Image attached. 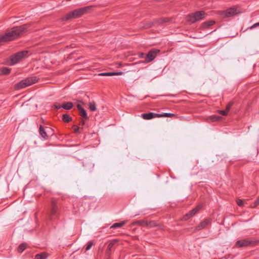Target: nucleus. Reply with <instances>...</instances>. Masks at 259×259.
Here are the masks:
<instances>
[{"mask_svg":"<svg viewBox=\"0 0 259 259\" xmlns=\"http://www.w3.org/2000/svg\"><path fill=\"white\" fill-rule=\"evenodd\" d=\"M27 29V26L24 25L20 26L13 27L11 30H8L4 34L0 35V46L3 42L11 41L19 35L26 32Z\"/></svg>","mask_w":259,"mask_h":259,"instance_id":"1","label":"nucleus"},{"mask_svg":"<svg viewBox=\"0 0 259 259\" xmlns=\"http://www.w3.org/2000/svg\"><path fill=\"white\" fill-rule=\"evenodd\" d=\"M92 8V6H87L77 9L67 13L64 17L62 18V21H67L70 19L79 18L83 15L88 13Z\"/></svg>","mask_w":259,"mask_h":259,"instance_id":"2","label":"nucleus"},{"mask_svg":"<svg viewBox=\"0 0 259 259\" xmlns=\"http://www.w3.org/2000/svg\"><path fill=\"white\" fill-rule=\"evenodd\" d=\"M37 80L38 79L36 76L28 77L17 83L15 85V88L18 90L23 89L36 83Z\"/></svg>","mask_w":259,"mask_h":259,"instance_id":"3","label":"nucleus"},{"mask_svg":"<svg viewBox=\"0 0 259 259\" xmlns=\"http://www.w3.org/2000/svg\"><path fill=\"white\" fill-rule=\"evenodd\" d=\"M205 12L203 11H197L187 17V21L191 23L202 20L204 18Z\"/></svg>","mask_w":259,"mask_h":259,"instance_id":"4","label":"nucleus"},{"mask_svg":"<svg viewBox=\"0 0 259 259\" xmlns=\"http://www.w3.org/2000/svg\"><path fill=\"white\" fill-rule=\"evenodd\" d=\"M28 54L27 51H21L17 53L11 57V65H14L18 63L21 59L26 57Z\"/></svg>","mask_w":259,"mask_h":259,"instance_id":"5","label":"nucleus"},{"mask_svg":"<svg viewBox=\"0 0 259 259\" xmlns=\"http://www.w3.org/2000/svg\"><path fill=\"white\" fill-rule=\"evenodd\" d=\"M211 223V220L210 219H206L200 222L198 226L195 228H192L191 229L193 232H195L206 228Z\"/></svg>","mask_w":259,"mask_h":259,"instance_id":"6","label":"nucleus"},{"mask_svg":"<svg viewBox=\"0 0 259 259\" xmlns=\"http://www.w3.org/2000/svg\"><path fill=\"white\" fill-rule=\"evenodd\" d=\"M202 207V204H199L195 208L190 210L188 213H186L183 218V220L186 221L191 217H193L199 210Z\"/></svg>","mask_w":259,"mask_h":259,"instance_id":"7","label":"nucleus"},{"mask_svg":"<svg viewBox=\"0 0 259 259\" xmlns=\"http://www.w3.org/2000/svg\"><path fill=\"white\" fill-rule=\"evenodd\" d=\"M159 52L157 49H153L150 51L145 57V61L147 63L153 61L156 57V55Z\"/></svg>","mask_w":259,"mask_h":259,"instance_id":"8","label":"nucleus"},{"mask_svg":"<svg viewBox=\"0 0 259 259\" xmlns=\"http://www.w3.org/2000/svg\"><path fill=\"white\" fill-rule=\"evenodd\" d=\"M237 14V10L235 8H230L226 10L223 11L221 13V15L223 17H232Z\"/></svg>","mask_w":259,"mask_h":259,"instance_id":"9","label":"nucleus"},{"mask_svg":"<svg viewBox=\"0 0 259 259\" xmlns=\"http://www.w3.org/2000/svg\"><path fill=\"white\" fill-rule=\"evenodd\" d=\"M57 206L54 201H52L51 206L49 217L51 220H52L57 213Z\"/></svg>","mask_w":259,"mask_h":259,"instance_id":"10","label":"nucleus"},{"mask_svg":"<svg viewBox=\"0 0 259 259\" xmlns=\"http://www.w3.org/2000/svg\"><path fill=\"white\" fill-rule=\"evenodd\" d=\"M252 242V241L248 239H242L237 241L236 245L239 247H245L251 244Z\"/></svg>","mask_w":259,"mask_h":259,"instance_id":"11","label":"nucleus"},{"mask_svg":"<svg viewBox=\"0 0 259 259\" xmlns=\"http://www.w3.org/2000/svg\"><path fill=\"white\" fill-rule=\"evenodd\" d=\"M141 117L145 120H149L156 117H159V114L153 112H149L141 114Z\"/></svg>","mask_w":259,"mask_h":259,"instance_id":"12","label":"nucleus"},{"mask_svg":"<svg viewBox=\"0 0 259 259\" xmlns=\"http://www.w3.org/2000/svg\"><path fill=\"white\" fill-rule=\"evenodd\" d=\"M170 19H171L170 18H167V17L159 18L155 21L154 24L152 23V24L150 25L148 27H150L152 26V25H154L156 24H158V25H160V24H164L165 23H167V22H169L170 20Z\"/></svg>","mask_w":259,"mask_h":259,"instance_id":"13","label":"nucleus"},{"mask_svg":"<svg viewBox=\"0 0 259 259\" xmlns=\"http://www.w3.org/2000/svg\"><path fill=\"white\" fill-rule=\"evenodd\" d=\"M147 225V221L145 220H141L139 221H136L132 223V225H139L140 226L146 227Z\"/></svg>","mask_w":259,"mask_h":259,"instance_id":"14","label":"nucleus"},{"mask_svg":"<svg viewBox=\"0 0 259 259\" xmlns=\"http://www.w3.org/2000/svg\"><path fill=\"white\" fill-rule=\"evenodd\" d=\"M39 133L41 137L44 139H47L48 136L42 125H40L39 127Z\"/></svg>","mask_w":259,"mask_h":259,"instance_id":"15","label":"nucleus"},{"mask_svg":"<svg viewBox=\"0 0 259 259\" xmlns=\"http://www.w3.org/2000/svg\"><path fill=\"white\" fill-rule=\"evenodd\" d=\"M215 22L212 20H210L203 22L202 24L201 27L202 29H207L209 26L213 25Z\"/></svg>","mask_w":259,"mask_h":259,"instance_id":"16","label":"nucleus"},{"mask_svg":"<svg viewBox=\"0 0 259 259\" xmlns=\"http://www.w3.org/2000/svg\"><path fill=\"white\" fill-rule=\"evenodd\" d=\"M61 106L65 110H70L73 107V104L70 102H65L63 103Z\"/></svg>","mask_w":259,"mask_h":259,"instance_id":"17","label":"nucleus"},{"mask_svg":"<svg viewBox=\"0 0 259 259\" xmlns=\"http://www.w3.org/2000/svg\"><path fill=\"white\" fill-rule=\"evenodd\" d=\"M48 256V255L46 252H41L36 254L34 259H46Z\"/></svg>","mask_w":259,"mask_h":259,"instance_id":"18","label":"nucleus"},{"mask_svg":"<svg viewBox=\"0 0 259 259\" xmlns=\"http://www.w3.org/2000/svg\"><path fill=\"white\" fill-rule=\"evenodd\" d=\"M126 223V221H122L120 223H114L111 226V228H120L121 227H122L125 224V223Z\"/></svg>","mask_w":259,"mask_h":259,"instance_id":"19","label":"nucleus"},{"mask_svg":"<svg viewBox=\"0 0 259 259\" xmlns=\"http://www.w3.org/2000/svg\"><path fill=\"white\" fill-rule=\"evenodd\" d=\"M11 69L7 67H3L0 69V74L5 75L10 73Z\"/></svg>","mask_w":259,"mask_h":259,"instance_id":"20","label":"nucleus"},{"mask_svg":"<svg viewBox=\"0 0 259 259\" xmlns=\"http://www.w3.org/2000/svg\"><path fill=\"white\" fill-rule=\"evenodd\" d=\"M221 119V117H220L218 115H212V116L209 117L208 118L207 120L213 122V121L220 120Z\"/></svg>","mask_w":259,"mask_h":259,"instance_id":"21","label":"nucleus"},{"mask_svg":"<svg viewBox=\"0 0 259 259\" xmlns=\"http://www.w3.org/2000/svg\"><path fill=\"white\" fill-rule=\"evenodd\" d=\"M62 120L65 122H69L72 120V118L68 114H64L62 116Z\"/></svg>","mask_w":259,"mask_h":259,"instance_id":"22","label":"nucleus"},{"mask_svg":"<svg viewBox=\"0 0 259 259\" xmlns=\"http://www.w3.org/2000/svg\"><path fill=\"white\" fill-rule=\"evenodd\" d=\"M175 116V114L171 113H164L159 114V117H171Z\"/></svg>","mask_w":259,"mask_h":259,"instance_id":"23","label":"nucleus"},{"mask_svg":"<svg viewBox=\"0 0 259 259\" xmlns=\"http://www.w3.org/2000/svg\"><path fill=\"white\" fill-rule=\"evenodd\" d=\"M79 114L83 118L85 119H88L87 113L84 109H81V110L79 111Z\"/></svg>","mask_w":259,"mask_h":259,"instance_id":"24","label":"nucleus"},{"mask_svg":"<svg viewBox=\"0 0 259 259\" xmlns=\"http://www.w3.org/2000/svg\"><path fill=\"white\" fill-rule=\"evenodd\" d=\"M89 108L91 111H95L97 109L95 103L94 102H90L89 104Z\"/></svg>","mask_w":259,"mask_h":259,"instance_id":"25","label":"nucleus"},{"mask_svg":"<svg viewBox=\"0 0 259 259\" xmlns=\"http://www.w3.org/2000/svg\"><path fill=\"white\" fill-rule=\"evenodd\" d=\"M26 247V244L25 243H21L18 248V251L19 252H23Z\"/></svg>","mask_w":259,"mask_h":259,"instance_id":"26","label":"nucleus"},{"mask_svg":"<svg viewBox=\"0 0 259 259\" xmlns=\"http://www.w3.org/2000/svg\"><path fill=\"white\" fill-rule=\"evenodd\" d=\"M157 226L156 223L154 221H147V225L146 227H149L150 228L154 227Z\"/></svg>","mask_w":259,"mask_h":259,"instance_id":"27","label":"nucleus"},{"mask_svg":"<svg viewBox=\"0 0 259 259\" xmlns=\"http://www.w3.org/2000/svg\"><path fill=\"white\" fill-rule=\"evenodd\" d=\"M93 245V243L92 241L88 242L87 243V245L85 249V251H87V250H89V249H90Z\"/></svg>","mask_w":259,"mask_h":259,"instance_id":"28","label":"nucleus"},{"mask_svg":"<svg viewBox=\"0 0 259 259\" xmlns=\"http://www.w3.org/2000/svg\"><path fill=\"white\" fill-rule=\"evenodd\" d=\"M100 76H113L112 72H104L99 74Z\"/></svg>","mask_w":259,"mask_h":259,"instance_id":"29","label":"nucleus"},{"mask_svg":"<svg viewBox=\"0 0 259 259\" xmlns=\"http://www.w3.org/2000/svg\"><path fill=\"white\" fill-rule=\"evenodd\" d=\"M114 244V241L110 242L107 246V251H110L111 248L113 247Z\"/></svg>","mask_w":259,"mask_h":259,"instance_id":"30","label":"nucleus"},{"mask_svg":"<svg viewBox=\"0 0 259 259\" xmlns=\"http://www.w3.org/2000/svg\"><path fill=\"white\" fill-rule=\"evenodd\" d=\"M73 129L75 133H80V132H79L80 128L78 126H77L76 125H73Z\"/></svg>","mask_w":259,"mask_h":259,"instance_id":"31","label":"nucleus"},{"mask_svg":"<svg viewBox=\"0 0 259 259\" xmlns=\"http://www.w3.org/2000/svg\"><path fill=\"white\" fill-rule=\"evenodd\" d=\"M232 105H233V103H232V102L229 103L227 104L225 110H227L228 112H229Z\"/></svg>","mask_w":259,"mask_h":259,"instance_id":"32","label":"nucleus"},{"mask_svg":"<svg viewBox=\"0 0 259 259\" xmlns=\"http://www.w3.org/2000/svg\"><path fill=\"white\" fill-rule=\"evenodd\" d=\"M219 112L220 114H221L222 115H224V116L227 115V114H228V112L227 110H220V111H219Z\"/></svg>","mask_w":259,"mask_h":259,"instance_id":"33","label":"nucleus"},{"mask_svg":"<svg viewBox=\"0 0 259 259\" xmlns=\"http://www.w3.org/2000/svg\"><path fill=\"white\" fill-rule=\"evenodd\" d=\"M237 203L240 206H242L243 205V201L242 200H241V199H238L237 201Z\"/></svg>","mask_w":259,"mask_h":259,"instance_id":"34","label":"nucleus"},{"mask_svg":"<svg viewBox=\"0 0 259 259\" xmlns=\"http://www.w3.org/2000/svg\"><path fill=\"white\" fill-rule=\"evenodd\" d=\"M259 26V22L254 24L253 25L249 27L250 29H253Z\"/></svg>","mask_w":259,"mask_h":259,"instance_id":"35","label":"nucleus"},{"mask_svg":"<svg viewBox=\"0 0 259 259\" xmlns=\"http://www.w3.org/2000/svg\"><path fill=\"white\" fill-rule=\"evenodd\" d=\"M123 74L122 72H112L113 75H119Z\"/></svg>","mask_w":259,"mask_h":259,"instance_id":"36","label":"nucleus"},{"mask_svg":"<svg viewBox=\"0 0 259 259\" xmlns=\"http://www.w3.org/2000/svg\"><path fill=\"white\" fill-rule=\"evenodd\" d=\"M258 205H259V197L257 198V199L254 202V207H256Z\"/></svg>","mask_w":259,"mask_h":259,"instance_id":"37","label":"nucleus"},{"mask_svg":"<svg viewBox=\"0 0 259 259\" xmlns=\"http://www.w3.org/2000/svg\"><path fill=\"white\" fill-rule=\"evenodd\" d=\"M55 107L56 109H60L61 108H62L61 105H55Z\"/></svg>","mask_w":259,"mask_h":259,"instance_id":"38","label":"nucleus"},{"mask_svg":"<svg viewBox=\"0 0 259 259\" xmlns=\"http://www.w3.org/2000/svg\"><path fill=\"white\" fill-rule=\"evenodd\" d=\"M76 107L79 111H80L81 109H83L80 104H77Z\"/></svg>","mask_w":259,"mask_h":259,"instance_id":"39","label":"nucleus"},{"mask_svg":"<svg viewBox=\"0 0 259 259\" xmlns=\"http://www.w3.org/2000/svg\"><path fill=\"white\" fill-rule=\"evenodd\" d=\"M80 124H81L82 125H84V121L83 120L81 121L80 122Z\"/></svg>","mask_w":259,"mask_h":259,"instance_id":"40","label":"nucleus"}]
</instances>
